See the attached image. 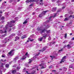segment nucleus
I'll return each instance as SVG.
<instances>
[{
	"label": "nucleus",
	"instance_id": "4c0bfd02",
	"mask_svg": "<svg viewBox=\"0 0 74 74\" xmlns=\"http://www.w3.org/2000/svg\"><path fill=\"white\" fill-rule=\"evenodd\" d=\"M51 37H49L48 38L49 40H51Z\"/></svg>",
	"mask_w": 74,
	"mask_h": 74
},
{
	"label": "nucleus",
	"instance_id": "1a4fd4ad",
	"mask_svg": "<svg viewBox=\"0 0 74 74\" xmlns=\"http://www.w3.org/2000/svg\"><path fill=\"white\" fill-rule=\"evenodd\" d=\"M33 1H34V0H27L26 1V3H29V2H30Z\"/></svg>",
	"mask_w": 74,
	"mask_h": 74
},
{
	"label": "nucleus",
	"instance_id": "052dcab7",
	"mask_svg": "<svg viewBox=\"0 0 74 74\" xmlns=\"http://www.w3.org/2000/svg\"><path fill=\"white\" fill-rule=\"evenodd\" d=\"M74 40V37H73V38L72 39V40Z\"/></svg>",
	"mask_w": 74,
	"mask_h": 74
},
{
	"label": "nucleus",
	"instance_id": "4468645a",
	"mask_svg": "<svg viewBox=\"0 0 74 74\" xmlns=\"http://www.w3.org/2000/svg\"><path fill=\"white\" fill-rule=\"evenodd\" d=\"M29 18H28L26 19V20L23 23V24H25V23H27V20H29Z\"/></svg>",
	"mask_w": 74,
	"mask_h": 74
},
{
	"label": "nucleus",
	"instance_id": "39448f33",
	"mask_svg": "<svg viewBox=\"0 0 74 74\" xmlns=\"http://www.w3.org/2000/svg\"><path fill=\"white\" fill-rule=\"evenodd\" d=\"M13 52H14V50H12L10 52H9L8 54L9 55H10V56H12L14 53Z\"/></svg>",
	"mask_w": 74,
	"mask_h": 74
},
{
	"label": "nucleus",
	"instance_id": "f8f14e48",
	"mask_svg": "<svg viewBox=\"0 0 74 74\" xmlns=\"http://www.w3.org/2000/svg\"><path fill=\"white\" fill-rule=\"evenodd\" d=\"M10 40V39H8V38H5V41L6 42H5V44H6L7 43V42H8Z\"/></svg>",
	"mask_w": 74,
	"mask_h": 74
},
{
	"label": "nucleus",
	"instance_id": "6ab92c4d",
	"mask_svg": "<svg viewBox=\"0 0 74 74\" xmlns=\"http://www.w3.org/2000/svg\"><path fill=\"white\" fill-rule=\"evenodd\" d=\"M16 40H15V41H16V40H19V37L18 36H16Z\"/></svg>",
	"mask_w": 74,
	"mask_h": 74
},
{
	"label": "nucleus",
	"instance_id": "37998d69",
	"mask_svg": "<svg viewBox=\"0 0 74 74\" xmlns=\"http://www.w3.org/2000/svg\"><path fill=\"white\" fill-rule=\"evenodd\" d=\"M65 7H66L65 6H64L62 7V9H64V8H65Z\"/></svg>",
	"mask_w": 74,
	"mask_h": 74
},
{
	"label": "nucleus",
	"instance_id": "69168bd1",
	"mask_svg": "<svg viewBox=\"0 0 74 74\" xmlns=\"http://www.w3.org/2000/svg\"><path fill=\"white\" fill-rule=\"evenodd\" d=\"M27 42H29V40H27Z\"/></svg>",
	"mask_w": 74,
	"mask_h": 74
},
{
	"label": "nucleus",
	"instance_id": "a878e982",
	"mask_svg": "<svg viewBox=\"0 0 74 74\" xmlns=\"http://www.w3.org/2000/svg\"><path fill=\"white\" fill-rule=\"evenodd\" d=\"M73 67V65L72 64L70 65L69 66V68H72Z\"/></svg>",
	"mask_w": 74,
	"mask_h": 74
},
{
	"label": "nucleus",
	"instance_id": "7c9ffc66",
	"mask_svg": "<svg viewBox=\"0 0 74 74\" xmlns=\"http://www.w3.org/2000/svg\"><path fill=\"white\" fill-rule=\"evenodd\" d=\"M20 69H21V67L20 66H18L17 67V69H18V70H19Z\"/></svg>",
	"mask_w": 74,
	"mask_h": 74
},
{
	"label": "nucleus",
	"instance_id": "bf43d9fd",
	"mask_svg": "<svg viewBox=\"0 0 74 74\" xmlns=\"http://www.w3.org/2000/svg\"><path fill=\"white\" fill-rule=\"evenodd\" d=\"M49 22V21H47V23H48V22Z\"/></svg>",
	"mask_w": 74,
	"mask_h": 74
},
{
	"label": "nucleus",
	"instance_id": "7ed1b4c3",
	"mask_svg": "<svg viewBox=\"0 0 74 74\" xmlns=\"http://www.w3.org/2000/svg\"><path fill=\"white\" fill-rule=\"evenodd\" d=\"M40 66H42V67L41 68V69H44V68H46L47 66L45 64H44V63H42L41 64L39 65Z\"/></svg>",
	"mask_w": 74,
	"mask_h": 74
},
{
	"label": "nucleus",
	"instance_id": "603ef678",
	"mask_svg": "<svg viewBox=\"0 0 74 74\" xmlns=\"http://www.w3.org/2000/svg\"><path fill=\"white\" fill-rule=\"evenodd\" d=\"M12 0H10V2H12Z\"/></svg>",
	"mask_w": 74,
	"mask_h": 74
},
{
	"label": "nucleus",
	"instance_id": "cd10ccee",
	"mask_svg": "<svg viewBox=\"0 0 74 74\" xmlns=\"http://www.w3.org/2000/svg\"><path fill=\"white\" fill-rule=\"evenodd\" d=\"M64 71H66V70H67V68H64Z\"/></svg>",
	"mask_w": 74,
	"mask_h": 74
},
{
	"label": "nucleus",
	"instance_id": "9b49d317",
	"mask_svg": "<svg viewBox=\"0 0 74 74\" xmlns=\"http://www.w3.org/2000/svg\"><path fill=\"white\" fill-rule=\"evenodd\" d=\"M40 53H38V54H37V55H36L34 57H33V60H34V59H36V58H36V57L37 56H38V55H39V54H40Z\"/></svg>",
	"mask_w": 74,
	"mask_h": 74
},
{
	"label": "nucleus",
	"instance_id": "de8ad7c7",
	"mask_svg": "<svg viewBox=\"0 0 74 74\" xmlns=\"http://www.w3.org/2000/svg\"><path fill=\"white\" fill-rule=\"evenodd\" d=\"M3 25L0 26V28H2V27H3Z\"/></svg>",
	"mask_w": 74,
	"mask_h": 74
},
{
	"label": "nucleus",
	"instance_id": "0e129e2a",
	"mask_svg": "<svg viewBox=\"0 0 74 74\" xmlns=\"http://www.w3.org/2000/svg\"><path fill=\"white\" fill-rule=\"evenodd\" d=\"M2 15L1 14H0V18H1V16Z\"/></svg>",
	"mask_w": 74,
	"mask_h": 74
},
{
	"label": "nucleus",
	"instance_id": "ddd939ff",
	"mask_svg": "<svg viewBox=\"0 0 74 74\" xmlns=\"http://www.w3.org/2000/svg\"><path fill=\"white\" fill-rule=\"evenodd\" d=\"M46 48H47L46 47H44L42 50H40L39 51H41V52H44V51H45V49H46Z\"/></svg>",
	"mask_w": 74,
	"mask_h": 74
},
{
	"label": "nucleus",
	"instance_id": "c756f323",
	"mask_svg": "<svg viewBox=\"0 0 74 74\" xmlns=\"http://www.w3.org/2000/svg\"><path fill=\"white\" fill-rule=\"evenodd\" d=\"M29 63H31L32 62V60H31L30 59H29Z\"/></svg>",
	"mask_w": 74,
	"mask_h": 74
},
{
	"label": "nucleus",
	"instance_id": "9d476101",
	"mask_svg": "<svg viewBox=\"0 0 74 74\" xmlns=\"http://www.w3.org/2000/svg\"><path fill=\"white\" fill-rule=\"evenodd\" d=\"M26 58V56L25 55L23 56L21 58V60H24V59H25Z\"/></svg>",
	"mask_w": 74,
	"mask_h": 74
},
{
	"label": "nucleus",
	"instance_id": "6e6d98bb",
	"mask_svg": "<svg viewBox=\"0 0 74 74\" xmlns=\"http://www.w3.org/2000/svg\"><path fill=\"white\" fill-rule=\"evenodd\" d=\"M71 17H72V15H71L69 16V18H71Z\"/></svg>",
	"mask_w": 74,
	"mask_h": 74
},
{
	"label": "nucleus",
	"instance_id": "a19ab883",
	"mask_svg": "<svg viewBox=\"0 0 74 74\" xmlns=\"http://www.w3.org/2000/svg\"><path fill=\"white\" fill-rule=\"evenodd\" d=\"M55 0H52V2H53V3L54 2V1H55Z\"/></svg>",
	"mask_w": 74,
	"mask_h": 74
},
{
	"label": "nucleus",
	"instance_id": "412c9836",
	"mask_svg": "<svg viewBox=\"0 0 74 74\" xmlns=\"http://www.w3.org/2000/svg\"><path fill=\"white\" fill-rule=\"evenodd\" d=\"M38 41H41L42 40V37L40 38H39L38 39Z\"/></svg>",
	"mask_w": 74,
	"mask_h": 74
},
{
	"label": "nucleus",
	"instance_id": "423d86ee",
	"mask_svg": "<svg viewBox=\"0 0 74 74\" xmlns=\"http://www.w3.org/2000/svg\"><path fill=\"white\" fill-rule=\"evenodd\" d=\"M47 34H46L45 36H43V37H44V38H45V37H47V35H48V34H49V33H50V30L47 31Z\"/></svg>",
	"mask_w": 74,
	"mask_h": 74
},
{
	"label": "nucleus",
	"instance_id": "e2e57ef3",
	"mask_svg": "<svg viewBox=\"0 0 74 74\" xmlns=\"http://www.w3.org/2000/svg\"><path fill=\"white\" fill-rule=\"evenodd\" d=\"M40 2H42V0H40Z\"/></svg>",
	"mask_w": 74,
	"mask_h": 74
},
{
	"label": "nucleus",
	"instance_id": "f704fd0d",
	"mask_svg": "<svg viewBox=\"0 0 74 74\" xmlns=\"http://www.w3.org/2000/svg\"><path fill=\"white\" fill-rule=\"evenodd\" d=\"M35 72H36L35 71H32V74H34V73H35Z\"/></svg>",
	"mask_w": 74,
	"mask_h": 74
},
{
	"label": "nucleus",
	"instance_id": "dca6fc26",
	"mask_svg": "<svg viewBox=\"0 0 74 74\" xmlns=\"http://www.w3.org/2000/svg\"><path fill=\"white\" fill-rule=\"evenodd\" d=\"M67 47L69 49H70V48H71V46L69 44H68L67 45Z\"/></svg>",
	"mask_w": 74,
	"mask_h": 74
},
{
	"label": "nucleus",
	"instance_id": "6e6552de",
	"mask_svg": "<svg viewBox=\"0 0 74 74\" xmlns=\"http://www.w3.org/2000/svg\"><path fill=\"white\" fill-rule=\"evenodd\" d=\"M48 11H48V10H47L45 11H44L42 12V14L43 15H45V14H46V13L47 12H48Z\"/></svg>",
	"mask_w": 74,
	"mask_h": 74
},
{
	"label": "nucleus",
	"instance_id": "5701e85b",
	"mask_svg": "<svg viewBox=\"0 0 74 74\" xmlns=\"http://www.w3.org/2000/svg\"><path fill=\"white\" fill-rule=\"evenodd\" d=\"M69 19V18H65L64 20V21H68Z\"/></svg>",
	"mask_w": 74,
	"mask_h": 74
},
{
	"label": "nucleus",
	"instance_id": "c85d7f7f",
	"mask_svg": "<svg viewBox=\"0 0 74 74\" xmlns=\"http://www.w3.org/2000/svg\"><path fill=\"white\" fill-rule=\"evenodd\" d=\"M69 14H73V12L72 11H71L70 12H69Z\"/></svg>",
	"mask_w": 74,
	"mask_h": 74
},
{
	"label": "nucleus",
	"instance_id": "79ce46f5",
	"mask_svg": "<svg viewBox=\"0 0 74 74\" xmlns=\"http://www.w3.org/2000/svg\"><path fill=\"white\" fill-rule=\"evenodd\" d=\"M30 40V41H33L34 40V39H31Z\"/></svg>",
	"mask_w": 74,
	"mask_h": 74
},
{
	"label": "nucleus",
	"instance_id": "72a5a7b5",
	"mask_svg": "<svg viewBox=\"0 0 74 74\" xmlns=\"http://www.w3.org/2000/svg\"><path fill=\"white\" fill-rule=\"evenodd\" d=\"M6 36V34H5V35H3L2 36H1V37H5Z\"/></svg>",
	"mask_w": 74,
	"mask_h": 74
},
{
	"label": "nucleus",
	"instance_id": "3c124183",
	"mask_svg": "<svg viewBox=\"0 0 74 74\" xmlns=\"http://www.w3.org/2000/svg\"><path fill=\"white\" fill-rule=\"evenodd\" d=\"M67 15V14H65V17H66Z\"/></svg>",
	"mask_w": 74,
	"mask_h": 74
},
{
	"label": "nucleus",
	"instance_id": "2eb2a0df",
	"mask_svg": "<svg viewBox=\"0 0 74 74\" xmlns=\"http://www.w3.org/2000/svg\"><path fill=\"white\" fill-rule=\"evenodd\" d=\"M56 10V8H53L52 10V11L53 12H55Z\"/></svg>",
	"mask_w": 74,
	"mask_h": 74
},
{
	"label": "nucleus",
	"instance_id": "864d4df0",
	"mask_svg": "<svg viewBox=\"0 0 74 74\" xmlns=\"http://www.w3.org/2000/svg\"><path fill=\"white\" fill-rule=\"evenodd\" d=\"M71 1L72 2H74V0H71Z\"/></svg>",
	"mask_w": 74,
	"mask_h": 74
},
{
	"label": "nucleus",
	"instance_id": "4d7b16f0",
	"mask_svg": "<svg viewBox=\"0 0 74 74\" xmlns=\"http://www.w3.org/2000/svg\"><path fill=\"white\" fill-rule=\"evenodd\" d=\"M27 53H28L27 52L25 54V55H27Z\"/></svg>",
	"mask_w": 74,
	"mask_h": 74
},
{
	"label": "nucleus",
	"instance_id": "5fc2aeb1",
	"mask_svg": "<svg viewBox=\"0 0 74 74\" xmlns=\"http://www.w3.org/2000/svg\"><path fill=\"white\" fill-rule=\"evenodd\" d=\"M1 13V14H2V13H3V12H2V11H1L0 12V13Z\"/></svg>",
	"mask_w": 74,
	"mask_h": 74
},
{
	"label": "nucleus",
	"instance_id": "473e14b6",
	"mask_svg": "<svg viewBox=\"0 0 74 74\" xmlns=\"http://www.w3.org/2000/svg\"><path fill=\"white\" fill-rule=\"evenodd\" d=\"M15 34H12V36H15Z\"/></svg>",
	"mask_w": 74,
	"mask_h": 74
},
{
	"label": "nucleus",
	"instance_id": "4be33fe9",
	"mask_svg": "<svg viewBox=\"0 0 74 74\" xmlns=\"http://www.w3.org/2000/svg\"><path fill=\"white\" fill-rule=\"evenodd\" d=\"M42 16H44V15H43L42 13H41L39 15V17H42Z\"/></svg>",
	"mask_w": 74,
	"mask_h": 74
},
{
	"label": "nucleus",
	"instance_id": "a211bd4d",
	"mask_svg": "<svg viewBox=\"0 0 74 74\" xmlns=\"http://www.w3.org/2000/svg\"><path fill=\"white\" fill-rule=\"evenodd\" d=\"M16 69H15L14 70H13L12 71V74H15V73H16Z\"/></svg>",
	"mask_w": 74,
	"mask_h": 74
},
{
	"label": "nucleus",
	"instance_id": "f03ea898",
	"mask_svg": "<svg viewBox=\"0 0 74 74\" xmlns=\"http://www.w3.org/2000/svg\"><path fill=\"white\" fill-rule=\"evenodd\" d=\"M37 30L38 31H40V34H42L43 33H44L45 32H46V31H47L45 29H43L41 27H38L37 28Z\"/></svg>",
	"mask_w": 74,
	"mask_h": 74
},
{
	"label": "nucleus",
	"instance_id": "bb28decb",
	"mask_svg": "<svg viewBox=\"0 0 74 74\" xmlns=\"http://www.w3.org/2000/svg\"><path fill=\"white\" fill-rule=\"evenodd\" d=\"M50 27L49 25H47L46 26V27H45V29H47V28H49Z\"/></svg>",
	"mask_w": 74,
	"mask_h": 74
},
{
	"label": "nucleus",
	"instance_id": "0eeeda50",
	"mask_svg": "<svg viewBox=\"0 0 74 74\" xmlns=\"http://www.w3.org/2000/svg\"><path fill=\"white\" fill-rule=\"evenodd\" d=\"M65 59H66V56H64L61 60V61L60 62V63H61L62 62H64L65 61Z\"/></svg>",
	"mask_w": 74,
	"mask_h": 74
},
{
	"label": "nucleus",
	"instance_id": "b1692460",
	"mask_svg": "<svg viewBox=\"0 0 74 74\" xmlns=\"http://www.w3.org/2000/svg\"><path fill=\"white\" fill-rule=\"evenodd\" d=\"M67 34H65V36H64V37L65 38H67Z\"/></svg>",
	"mask_w": 74,
	"mask_h": 74
},
{
	"label": "nucleus",
	"instance_id": "774afa93",
	"mask_svg": "<svg viewBox=\"0 0 74 74\" xmlns=\"http://www.w3.org/2000/svg\"><path fill=\"white\" fill-rule=\"evenodd\" d=\"M39 9H38V8H37V9H36V10H39Z\"/></svg>",
	"mask_w": 74,
	"mask_h": 74
},
{
	"label": "nucleus",
	"instance_id": "aec40b11",
	"mask_svg": "<svg viewBox=\"0 0 74 74\" xmlns=\"http://www.w3.org/2000/svg\"><path fill=\"white\" fill-rule=\"evenodd\" d=\"M5 66L6 67V68H7V69H8V67H9V64H6L5 65Z\"/></svg>",
	"mask_w": 74,
	"mask_h": 74
},
{
	"label": "nucleus",
	"instance_id": "f3484780",
	"mask_svg": "<svg viewBox=\"0 0 74 74\" xmlns=\"http://www.w3.org/2000/svg\"><path fill=\"white\" fill-rule=\"evenodd\" d=\"M26 36L25 35H23L22 37H21V39H23V38H26Z\"/></svg>",
	"mask_w": 74,
	"mask_h": 74
},
{
	"label": "nucleus",
	"instance_id": "2f4dec72",
	"mask_svg": "<svg viewBox=\"0 0 74 74\" xmlns=\"http://www.w3.org/2000/svg\"><path fill=\"white\" fill-rule=\"evenodd\" d=\"M1 20H4V17H2L1 18Z\"/></svg>",
	"mask_w": 74,
	"mask_h": 74
},
{
	"label": "nucleus",
	"instance_id": "e433bc0d",
	"mask_svg": "<svg viewBox=\"0 0 74 74\" xmlns=\"http://www.w3.org/2000/svg\"><path fill=\"white\" fill-rule=\"evenodd\" d=\"M4 62V60H1V62Z\"/></svg>",
	"mask_w": 74,
	"mask_h": 74
},
{
	"label": "nucleus",
	"instance_id": "393cba45",
	"mask_svg": "<svg viewBox=\"0 0 74 74\" xmlns=\"http://www.w3.org/2000/svg\"><path fill=\"white\" fill-rule=\"evenodd\" d=\"M18 57H16L14 59V60H18Z\"/></svg>",
	"mask_w": 74,
	"mask_h": 74
},
{
	"label": "nucleus",
	"instance_id": "8fccbe9b",
	"mask_svg": "<svg viewBox=\"0 0 74 74\" xmlns=\"http://www.w3.org/2000/svg\"><path fill=\"white\" fill-rule=\"evenodd\" d=\"M25 69H23V72H25Z\"/></svg>",
	"mask_w": 74,
	"mask_h": 74
},
{
	"label": "nucleus",
	"instance_id": "58836bf2",
	"mask_svg": "<svg viewBox=\"0 0 74 74\" xmlns=\"http://www.w3.org/2000/svg\"><path fill=\"white\" fill-rule=\"evenodd\" d=\"M52 65H51L50 66H49V68H50V69H51V68H52Z\"/></svg>",
	"mask_w": 74,
	"mask_h": 74
},
{
	"label": "nucleus",
	"instance_id": "338daca9",
	"mask_svg": "<svg viewBox=\"0 0 74 74\" xmlns=\"http://www.w3.org/2000/svg\"><path fill=\"white\" fill-rule=\"evenodd\" d=\"M72 18H74V16H73V17Z\"/></svg>",
	"mask_w": 74,
	"mask_h": 74
},
{
	"label": "nucleus",
	"instance_id": "49530a36",
	"mask_svg": "<svg viewBox=\"0 0 74 74\" xmlns=\"http://www.w3.org/2000/svg\"><path fill=\"white\" fill-rule=\"evenodd\" d=\"M2 58H4L5 57V56L3 55H2Z\"/></svg>",
	"mask_w": 74,
	"mask_h": 74
},
{
	"label": "nucleus",
	"instance_id": "13d9d810",
	"mask_svg": "<svg viewBox=\"0 0 74 74\" xmlns=\"http://www.w3.org/2000/svg\"><path fill=\"white\" fill-rule=\"evenodd\" d=\"M70 36H71V35H72V33H70Z\"/></svg>",
	"mask_w": 74,
	"mask_h": 74
},
{
	"label": "nucleus",
	"instance_id": "20e7f679",
	"mask_svg": "<svg viewBox=\"0 0 74 74\" xmlns=\"http://www.w3.org/2000/svg\"><path fill=\"white\" fill-rule=\"evenodd\" d=\"M56 16V13H55L54 14V16H51L49 18V20L50 21H52V20L51 19H53V18H54Z\"/></svg>",
	"mask_w": 74,
	"mask_h": 74
},
{
	"label": "nucleus",
	"instance_id": "09e8293b",
	"mask_svg": "<svg viewBox=\"0 0 74 74\" xmlns=\"http://www.w3.org/2000/svg\"><path fill=\"white\" fill-rule=\"evenodd\" d=\"M35 14V12H34L33 13L32 15H34Z\"/></svg>",
	"mask_w": 74,
	"mask_h": 74
},
{
	"label": "nucleus",
	"instance_id": "ea45409f",
	"mask_svg": "<svg viewBox=\"0 0 74 74\" xmlns=\"http://www.w3.org/2000/svg\"><path fill=\"white\" fill-rule=\"evenodd\" d=\"M63 49H62L61 50H60L59 51V52H60V51H62V50Z\"/></svg>",
	"mask_w": 74,
	"mask_h": 74
},
{
	"label": "nucleus",
	"instance_id": "c9c22d12",
	"mask_svg": "<svg viewBox=\"0 0 74 74\" xmlns=\"http://www.w3.org/2000/svg\"><path fill=\"white\" fill-rule=\"evenodd\" d=\"M32 6H33V4H31L30 5H29V7H32Z\"/></svg>",
	"mask_w": 74,
	"mask_h": 74
},
{
	"label": "nucleus",
	"instance_id": "680f3d73",
	"mask_svg": "<svg viewBox=\"0 0 74 74\" xmlns=\"http://www.w3.org/2000/svg\"><path fill=\"white\" fill-rule=\"evenodd\" d=\"M1 67H2V68H3V66H1Z\"/></svg>",
	"mask_w": 74,
	"mask_h": 74
},
{
	"label": "nucleus",
	"instance_id": "a18cd8bd",
	"mask_svg": "<svg viewBox=\"0 0 74 74\" xmlns=\"http://www.w3.org/2000/svg\"><path fill=\"white\" fill-rule=\"evenodd\" d=\"M26 72L27 73V74H31L30 73H28V71H26Z\"/></svg>",
	"mask_w": 74,
	"mask_h": 74
},
{
	"label": "nucleus",
	"instance_id": "f257e3e1",
	"mask_svg": "<svg viewBox=\"0 0 74 74\" xmlns=\"http://www.w3.org/2000/svg\"><path fill=\"white\" fill-rule=\"evenodd\" d=\"M15 22V20H12V21H10V23L8 22V24L6 25L5 26V27L4 28V30H3V31L2 30H0L1 33H6V32H7V31L5 30H6L8 27H12V26H14V23Z\"/></svg>",
	"mask_w": 74,
	"mask_h": 74
},
{
	"label": "nucleus",
	"instance_id": "c03bdc74",
	"mask_svg": "<svg viewBox=\"0 0 74 74\" xmlns=\"http://www.w3.org/2000/svg\"><path fill=\"white\" fill-rule=\"evenodd\" d=\"M43 3H40V5H43Z\"/></svg>",
	"mask_w": 74,
	"mask_h": 74
}]
</instances>
